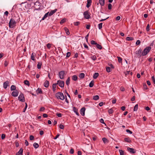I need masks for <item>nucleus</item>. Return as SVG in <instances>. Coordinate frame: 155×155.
<instances>
[{
	"label": "nucleus",
	"instance_id": "obj_1",
	"mask_svg": "<svg viewBox=\"0 0 155 155\" xmlns=\"http://www.w3.org/2000/svg\"><path fill=\"white\" fill-rule=\"evenodd\" d=\"M20 21V18L17 20L15 18H12L10 19L9 23V26L10 28H13L15 25L16 21L19 22Z\"/></svg>",
	"mask_w": 155,
	"mask_h": 155
},
{
	"label": "nucleus",
	"instance_id": "obj_2",
	"mask_svg": "<svg viewBox=\"0 0 155 155\" xmlns=\"http://www.w3.org/2000/svg\"><path fill=\"white\" fill-rule=\"evenodd\" d=\"M56 97L58 99L63 100L64 99V97L63 94L61 92H58L55 94Z\"/></svg>",
	"mask_w": 155,
	"mask_h": 155
},
{
	"label": "nucleus",
	"instance_id": "obj_3",
	"mask_svg": "<svg viewBox=\"0 0 155 155\" xmlns=\"http://www.w3.org/2000/svg\"><path fill=\"white\" fill-rule=\"evenodd\" d=\"M151 49V47H147L145 48L143 50L142 53V55L143 56H145L150 51Z\"/></svg>",
	"mask_w": 155,
	"mask_h": 155
},
{
	"label": "nucleus",
	"instance_id": "obj_4",
	"mask_svg": "<svg viewBox=\"0 0 155 155\" xmlns=\"http://www.w3.org/2000/svg\"><path fill=\"white\" fill-rule=\"evenodd\" d=\"M18 100L20 101L24 102L25 101V99L23 94H20L18 97Z\"/></svg>",
	"mask_w": 155,
	"mask_h": 155
},
{
	"label": "nucleus",
	"instance_id": "obj_5",
	"mask_svg": "<svg viewBox=\"0 0 155 155\" xmlns=\"http://www.w3.org/2000/svg\"><path fill=\"white\" fill-rule=\"evenodd\" d=\"M56 84L57 85L58 84L59 86L61 87H63L64 86V81L58 80L57 81V83Z\"/></svg>",
	"mask_w": 155,
	"mask_h": 155
},
{
	"label": "nucleus",
	"instance_id": "obj_6",
	"mask_svg": "<svg viewBox=\"0 0 155 155\" xmlns=\"http://www.w3.org/2000/svg\"><path fill=\"white\" fill-rule=\"evenodd\" d=\"M64 74V71H61L59 72V76L60 78L61 79H63Z\"/></svg>",
	"mask_w": 155,
	"mask_h": 155
},
{
	"label": "nucleus",
	"instance_id": "obj_7",
	"mask_svg": "<svg viewBox=\"0 0 155 155\" xmlns=\"http://www.w3.org/2000/svg\"><path fill=\"white\" fill-rule=\"evenodd\" d=\"M84 17L87 19H88L90 18V16L89 14L88 11L85 12H84Z\"/></svg>",
	"mask_w": 155,
	"mask_h": 155
},
{
	"label": "nucleus",
	"instance_id": "obj_8",
	"mask_svg": "<svg viewBox=\"0 0 155 155\" xmlns=\"http://www.w3.org/2000/svg\"><path fill=\"white\" fill-rule=\"evenodd\" d=\"M19 92L17 90L14 91L12 93V95L14 97H17L18 94Z\"/></svg>",
	"mask_w": 155,
	"mask_h": 155
},
{
	"label": "nucleus",
	"instance_id": "obj_9",
	"mask_svg": "<svg viewBox=\"0 0 155 155\" xmlns=\"http://www.w3.org/2000/svg\"><path fill=\"white\" fill-rule=\"evenodd\" d=\"M57 11V9H55L54 10H51L50 12H49L48 13V16H51L53 14H54Z\"/></svg>",
	"mask_w": 155,
	"mask_h": 155
},
{
	"label": "nucleus",
	"instance_id": "obj_10",
	"mask_svg": "<svg viewBox=\"0 0 155 155\" xmlns=\"http://www.w3.org/2000/svg\"><path fill=\"white\" fill-rule=\"evenodd\" d=\"M127 150L131 153H136L135 150L133 148L128 147L127 148Z\"/></svg>",
	"mask_w": 155,
	"mask_h": 155
},
{
	"label": "nucleus",
	"instance_id": "obj_11",
	"mask_svg": "<svg viewBox=\"0 0 155 155\" xmlns=\"http://www.w3.org/2000/svg\"><path fill=\"white\" fill-rule=\"evenodd\" d=\"M142 50L141 49H140L137 51H136V54L137 56L141 57V54Z\"/></svg>",
	"mask_w": 155,
	"mask_h": 155
},
{
	"label": "nucleus",
	"instance_id": "obj_12",
	"mask_svg": "<svg viewBox=\"0 0 155 155\" xmlns=\"http://www.w3.org/2000/svg\"><path fill=\"white\" fill-rule=\"evenodd\" d=\"M9 82L8 81H6L3 84V87L5 89L7 88L8 86L9 85Z\"/></svg>",
	"mask_w": 155,
	"mask_h": 155
},
{
	"label": "nucleus",
	"instance_id": "obj_13",
	"mask_svg": "<svg viewBox=\"0 0 155 155\" xmlns=\"http://www.w3.org/2000/svg\"><path fill=\"white\" fill-rule=\"evenodd\" d=\"M85 108L84 107H82L81 109V114L82 116H84L85 114Z\"/></svg>",
	"mask_w": 155,
	"mask_h": 155
},
{
	"label": "nucleus",
	"instance_id": "obj_14",
	"mask_svg": "<svg viewBox=\"0 0 155 155\" xmlns=\"http://www.w3.org/2000/svg\"><path fill=\"white\" fill-rule=\"evenodd\" d=\"M73 110L75 113L78 116L79 115V114L78 112V109L76 108L75 107H73Z\"/></svg>",
	"mask_w": 155,
	"mask_h": 155
},
{
	"label": "nucleus",
	"instance_id": "obj_15",
	"mask_svg": "<svg viewBox=\"0 0 155 155\" xmlns=\"http://www.w3.org/2000/svg\"><path fill=\"white\" fill-rule=\"evenodd\" d=\"M87 4L86 5V7L87 8H89L90 7L91 5V3L92 2L91 0H87Z\"/></svg>",
	"mask_w": 155,
	"mask_h": 155
},
{
	"label": "nucleus",
	"instance_id": "obj_16",
	"mask_svg": "<svg viewBox=\"0 0 155 155\" xmlns=\"http://www.w3.org/2000/svg\"><path fill=\"white\" fill-rule=\"evenodd\" d=\"M23 152L22 148H20L19 150L16 153V155H22Z\"/></svg>",
	"mask_w": 155,
	"mask_h": 155
},
{
	"label": "nucleus",
	"instance_id": "obj_17",
	"mask_svg": "<svg viewBox=\"0 0 155 155\" xmlns=\"http://www.w3.org/2000/svg\"><path fill=\"white\" fill-rule=\"evenodd\" d=\"M44 86L46 87H47L49 86V82L48 81H46L44 84Z\"/></svg>",
	"mask_w": 155,
	"mask_h": 155
},
{
	"label": "nucleus",
	"instance_id": "obj_18",
	"mask_svg": "<svg viewBox=\"0 0 155 155\" xmlns=\"http://www.w3.org/2000/svg\"><path fill=\"white\" fill-rule=\"evenodd\" d=\"M56 85L57 84L56 83L53 84L52 85V89L54 92H55Z\"/></svg>",
	"mask_w": 155,
	"mask_h": 155
},
{
	"label": "nucleus",
	"instance_id": "obj_19",
	"mask_svg": "<svg viewBox=\"0 0 155 155\" xmlns=\"http://www.w3.org/2000/svg\"><path fill=\"white\" fill-rule=\"evenodd\" d=\"M36 55V54L34 53H32L31 56V59L33 61H35V56Z\"/></svg>",
	"mask_w": 155,
	"mask_h": 155
},
{
	"label": "nucleus",
	"instance_id": "obj_20",
	"mask_svg": "<svg viewBox=\"0 0 155 155\" xmlns=\"http://www.w3.org/2000/svg\"><path fill=\"white\" fill-rule=\"evenodd\" d=\"M105 0H99V3L101 6H104L105 4Z\"/></svg>",
	"mask_w": 155,
	"mask_h": 155
},
{
	"label": "nucleus",
	"instance_id": "obj_21",
	"mask_svg": "<svg viewBox=\"0 0 155 155\" xmlns=\"http://www.w3.org/2000/svg\"><path fill=\"white\" fill-rule=\"evenodd\" d=\"M99 76V74L98 73H95L94 74L93 78L94 79H96Z\"/></svg>",
	"mask_w": 155,
	"mask_h": 155
},
{
	"label": "nucleus",
	"instance_id": "obj_22",
	"mask_svg": "<svg viewBox=\"0 0 155 155\" xmlns=\"http://www.w3.org/2000/svg\"><path fill=\"white\" fill-rule=\"evenodd\" d=\"M85 76V74L83 73H80L79 75V77L80 78H84Z\"/></svg>",
	"mask_w": 155,
	"mask_h": 155
},
{
	"label": "nucleus",
	"instance_id": "obj_23",
	"mask_svg": "<svg viewBox=\"0 0 155 155\" xmlns=\"http://www.w3.org/2000/svg\"><path fill=\"white\" fill-rule=\"evenodd\" d=\"M36 92L38 94L42 93V91L41 88H38L36 90Z\"/></svg>",
	"mask_w": 155,
	"mask_h": 155
},
{
	"label": "nucleus",
	"instance_id": "obj_24",
	"mask_svg": "<svg viewBox=\"0 0 155 155\" xmlns=\"http://www.w3.org/2000/svg\"><path fill=\"white\" fill-rule=\"evenodd\" d=\"M124 140L125 142L128 143H130L131 142V140L129 137L125 138Z\"/></svg>",
	"mask_w": 155,
	"mask_h": 155
},
{
	"label": "nucleus",
	"instance_id": "obj_25",
	"mask_svg": "<svg viewBox=\"0 0 155 155\" xmlns=\"http://www.w3.org/2000/svg\"><path fill=\"white\" fill-rule=\"evenodd\" d=\"M64 30H65L66 34L67 35H69L70 34V32H69V30L66 27H65L64 28Z\"/></svg>",
	"mask_w": 155,
	"mask_h": 155
},
{
	"label": "nucleus",
	"instance_id": "obj_26",
	"mask_svg": "<svg viewBox=\"0 0 155 155\" xmlns=\"http://www.w3.org/2000/svg\"><path fill=\"white\" fill-rule=\"evenodd\" d=\"M48 13H49V12H48V13H46L45 15H44L43 17L42 18L41 20H45L48 15Z\"/></svg>",
	"mask_w": 155,
	"mask_h": 155
},
{
	"label": "nucleus",
	"instance_id": "obj_27",
	"mask_svg": "<svg viewBox=\"0 0 155 155\" xmlns=\"http://www.w3.org/2000/svg\"><path fill=\"white\" fill-rule=\"evenodd\" d=\"M99 96L96 95L93 96V98L94 100H97L99 99Z\"/></svg>",
	"mask_w": 155,
	"mask_h": 155
},
{
	"label": "nucleus",
	"instance_id": "obj_28",
	"mask_svg": "<svg viewBox=\"0 0 155 155\" xmlns=\"http://www.w3.org/2000/svg\"><path fill=\"white\" fill-rule=\"evenodd\" d=\"M42 65V62H38L37 64V68L38 69H39L41 68V67Z\"/></svg>",
	"mask_w": 155,
	"mask_h": 155
},
{
	"label": "nucleus",
	"instance_id": "obj_29",
	"mask_svg": "<svg viewBox=\"0 0 155 155\" xmlns=\"http://www.w3.org/2000/svg\"><path fill=\"white\" fill-rule=\"evenodd\" d=\"M70 78L68 77L66 81V84H67V85L68 86L70 84Z\"/></svg>",
	"mask_w": 155,
	"mask_h": 155
},
{
	"label": "nucleus",
	"instance_id": "obj_30",
	"mask_svg": "<svg viewBox=\"0 0 155 155\" xmlns=\"http://www.w3.org/2000/svg\"><path fill=\"white\" fill-rule=\"evenodd\" d=\"M33 146L36 149L39 147V146L38 143H35L33 144Z\"/></svg>",
	"mask_w": 155,
	"mask_h": 155
},
{
	"label": "nucleus",
	"instance_id": "obj_31",
	"mask_svg": "<svg viewBox=\"0 0 155 155\" xmlns=\"http://www.w3.org/2000/svg\"><path fill=\"white\" fill-rule=\"evenodd\" d=\"M11 91H15L16 90V87L15 85H12L11 87Z\"/></svg>",
	"mask_w": 155,
	"mask_h": 155
},
{
	"label": "nucleus",
	"instance_id": "obj_32",
	"mask_svg": "<svg viewBox=\"0 0 155 155\" xmlns=\"http://www.w3.org/2000/svg\"><path fill=\"white\" fill-rule=\"evenodd\" d=\"M96 46L97 47V48H98V49H101L102 48V46L99 45V44H97V43L96 44Z\"/></svg>",
	"mask_w": 155,
	"mask_h": 155
},
{
	"label": "nucleus",
	"instance_id": "obj_33",
	"mask_svg": "<svg viewBox=\"0 0 155 155\" xmlns=\"http://www.w3.org/2000/svg\"><path fill=\"white\" fill-rule=\"evenodd\" d=\"M77 77L76 75H74L72 77V79L74 81H76L77 80Z\"/></svg>",
	"mask_w": 155,
	"mask_h": 155
},
{
	"label": "nucleus",
	"instance_id": "obj_34",
	"mask_svg": "<svg viewBox=\"0 0 155 155\" xmlns=\"http://www.w3.org/2000/svg\"><path fill=\"white\" fill-rule=\"evenodd\" d=\"M126 40L127 41H132L133 40V38L131 37H127L126 38Z\"/></svg>",
	"mask_w": 155,
	"mask_h": 155
},
{
	"label": "nucleus",
	"instance_id": "obj_35",
	"mask_svg": "<svg viewBox=\"0 0 155 155\" xmlns=\"http://www.w3.org/2000/svg\"><path fill=\"white\" fill-rule=\"evenodd\" d=\"M94 85V81H91L89 84V86L90 87H92Z\"/></svg>",
	"mask_w": 155,
	"mask_h": 155
},
{
	"label": "nucleus",
	"instance_id": "obj_36",
	"mask_svg": "<svg viewBox=\"0 0 155 155\" xmlns=\"http://www.w3.org/2000/svg\"><path fill=\"white\" fill-rule=\"evenodd\" d=\"M102 140L103 141L104 143H107L108 142V141L107 140V139L105 137H104V138H102Z\"/></svg>",
	"mask_w": 155,
	"mask_h": 155
},
{
	"label": "nucleus",
	"instance_id": "obj_37",
	"mask_svg": "<svg viewBox=\"0 0 155 155\" xmlns=\"http://www.w3.org/2000/svg\"><path fill=\"white\" fill-rule=\"evenodd\" d=\"M24 83L25 84L27 85H28V86H29L30 85L29 82L28 80H25L24 81Z\"/></svg>",
	"mask_w": 155,
	"mask_h": 155
},
{
	"label": "nucleus",
	"instance_id": "obj_38",
	"mask_svg": "<svg viewBox=\"0 0 155 155\" xmlns=\"http://www.w3.org/2000/svg\"><path fill=\"white\" fill-rule=\"evenodd\" d=\"M138 104H136L134 106V111H137L138 109Z\"/></svg>",
	"mask_w": 155,
	"mask_h": 155
},
{
	"label": "nucleus",
	"instance_id": "obj_39",
	"mask_svg": "<svg viewBox=\"0 0 155 155\" xmlns=\"http://www.w3.org/2000/svg\"><path fill=\"white\" fill-rule=\"evenodd\" d=\"M120 155H124V152L122 150H119Z\"/></svg>",
	"mask_w": 155,
	"mask_h": 155
},
{
	"label": "nucleus",
	"instance_id": "obj_40",
	"mask_svg": "<svg viewBox=\"0 0 155 155\" xmlns=\"http://www.w3.org/2000/svg\"><path fill=\"white\" fill-rule=\"evenodd\" d=\"M106 71L108 72H110L111 71V68L109 67H106Z\"/></svg>",
	"mask_w": 155,
	"mask_h": 155
},
{
	"label": "nucleus",
	"instance_id": "obj_41",
	"mask_svg": "<svg viewBox=\"0 0 155 155\" xmlns=\"http://www.w3.org/2000/svg\"><path fill=\"white\" fill-rule=\"evenodd\" d=\"M91 58L94 61H95L97 59V57H96V56L95 55H93L91 57Z\"/></svg>",
	"mask_w": 155,
	"mask_h": 155
},
{
	"label": "nucleus",
	"instance_id": "obj_42",
	"mask_svg": "<svg viewBox=\"0 0 155 155\" xmlns=\"http://www.w3.org/2000/svg\"><path fill=\"white\" fill-rule=\"evenodd\" d=\"M118 61L119 63H121L122 61V58L119 57H117Z\"/></svg>",
	"mask_w": 155,
	"mask_h": 155
},
{
	"label": "nucleus",
	"instance_id": "obj_43",
	"mask_svg": "<svg viewBox=\"0 0 155 155\" xmlns=\"http://www.w3.org/2000/svg\"><path fill=\"white\" fill-rule=\"evenodd\" d=\"M108 112L109 114H112L113 112V110L112 108L108 110Z\"/></svg>",
	"mask_w": 155,
	"mask_h": 155
},
{
	"label": "nucleus",
	"instance_id": "obj_44",
	"mask_svg": "<svg viewBox=\"0 0 155 155\" xmlns=\"http://www.w3.org/2000/svg\"><path fill=\"white\" fill-rule=\"evenodd\" d=\"M66 21V19L65 18H64L61 20V21L60 22V23L61 24H62L63 23H64Z\"/></svg>",
	"mask_w": 155,
	"mask_h": 155
},
{
	"label": "nucleus",
	"instance_id": "obj_45",
	"mask_svg": "<svg viewBox=\"0 0 155 155\" xmlns=\"http://www.w3.org/2000/svg\"><path fill=\"white\" fill-rule=\"evenodd\" d=\"M112 7V5L111 4H108V9L109 10H110V9H111Z\"/></svg>",
	"mask_w": 155,
	"mask_h": 155
},
{
	"label": "nucleus",
	"instance_id": "obj_46",
	"mask_svg": "<svg viewBox=\"0 0 155 155\" xmlns=\"http://www.w3.org/2000/svg\"><path fill=\"white\" fill-rule=\"evenodd\" d=\"M91 44L92 45H96V44L97 43L96 42H95V41L94 40H91Z\"/></svg>",
	"mask_w": 155,
	"mask_h": 155
},
{
	"label": "nucleus",
	"instance_id": "obj_47",
	"mask_svg": "<svg viewBox=\"0 0 155 155\" xmlns=\"http://www.w3.org/2000/svg\"><path fill=\"white\" fill-rule=\"evenodd\" d=\"M102 23H101L98 25V28L99 29H101L102 28Z\"/></svg>",
	"mask_w": 155,
	"mask_h": 155
},
{
	"label": "nucleus",
	"instance_id": "obj_48",
	"mask_svg": "<svg viewBox=\"0 0 155 155\" xmlns=\"http://www.w3.org/2000/svg\"><path fill=\"white\" fill-rule=\"evenodd\" d=\"M51 44L50 43H48L47 45V47L48 49H50V48L51 46Z\"/></svg>",
	"mask_w": 155,
	"mask_h": 155
},
{
	"label": "nucleus",
	"instance_id": "obj_49",
	"mask_svg": "<svg viewBox=\"0 0 155 155\" xmlns=\"http://www.w3.org/2000/svg\"><path fill=\"white\" fill-rule=\"evenodd\" d=\"M74 25H76V26H77V25H78L80 24V22L79 21H77V22H74Z\"/></svg>",
	"mask_w": 155,
	"mask_h": 155
},
{
	"label": "nucleus",
	"instance_id": "obj_50",
	"mask_svg": "<svg viewBox=\"0 0 155 155\" xmlns=\"http://www.w3.org/2000/svg\"><path fill=\"white\" fill-rule=\"evenodd\" d=\"M152 79L153 82L154 84H155V78L154 76H153L152 77Z\"/></svg>",
	"mask_w": 155,
	"mask_h": 155
},
{
	"label": "nucleus",
	"instance_id": "obj_51",
	"mask_svg": "<svg viewBox=\"0 0 155 155\" xmlns=\"http://www.w3.org/2000/svg\"><path fill=\"white\" fill-rule=\"evenodd\" d=\"M5 135L4 134H2V135L1 138L2 140H3L5 139Z\"/></svg>",
	"mask_w": 155,
	"mask_h": 155
},
{
	"label": "nucleus",
	"instance_id": "obj_52",
	"mask_svg": "<svg viewBox=\"0 0 155 155\" xmlns=\"http://www.w3.org/2000/svg\"><path fill=\"white\" fill-rule=\"evenodd\" d=\"M126 131L127 133L130 134H131L132 133V132L129 129L126 130Z\"/></svg>",
	"mask_w": 155,
	"mask_h": 155
},
{
	"label": "nucleus",
	"instance_id": "obj_53",
	"mask_svg": "<svg viewBox=\"0 0 155 155\" xmlns=\"http://www.w3.org/2000/svg\"><path fill=\"white\" fill-rule=\"evenodd\" d=\"M150 28V25L149 24H148L147 25V27H146V30L147 31H149L150 30L149 29Z\"/></svg>",
	"mask_w": 155,
	"mask_h": 155
},
{
	"label": "nucleus",
	"instance_id": "obj_54",
	"mask_svg": "<svg viewBox=\"0 0 155 155\" xmlns=\"http://www.w3.org/2000/svg\"><path fill=\"white\" fill-rule=\"evenodd\" d=\"M140 41L139 40H137L136 42V45H139L140 44Z\"/></svg>",
	"mask_w": 155,
	"mask_h": 155
},
{
	"label": "nucleus",
	"instance_id": "obj_55",
	"mask_svg": "<svg viewBox=\"0 0 155 155\" xmlns=\"http://www.w3.org/2000/svg\"><path fill=\"white\" fill-rule=\"evenodd\" d=\"M29 139L30 140H33L34 139V137L33 135H30Z\"/></svg>",
	"mask_w": 155,
	"mask_h": 155
},
{
	"label": "nucleus",
	"instance_id": "obj_56",
	"mask_svg": "<svg viewBox=\"0 0 155 155\" xmlns=\"http://www.w3.org/2000/svg\"><path fill=\"white\" fill-rule=\"evenodd\" d=\"M59 128L61 129H64V125H63L61 124L60 125H59Z\"/></svg>",
	"mask_w": 155,
	"mask_h": 155
},
{
	"label": "nucleus",
	"instance_id": "obj_57",
	"mask_svg": "<svg viewBox=\"0 0 155 155\" xmlns=\"http://www.w3.org/2000/svg\"><path fill=\"white\" fill-rule=\"evenodd\" d=\"M45 109V108L44 107H41L40 110V111H43Z\"/></svg>",
	"mask_w": 155,
	"mask_h": 155
},
{
	"label": "nucleus",
	"instance_id": "obj_58",
	"mask_svg": "<svg viewBox=\"0 0 155 155\" xmlns=\"http://www.w3.org/2000/svg\"><path fill=\"white\" fill-rule=\"evenodd\" d=\"M71 53L70 52H68L67 53V54H66V57H69L70 55H71Z\"/></svg>",
	"mask_w": 155,
	"mask_h": 155
},
{
	"label": "nucleus",
	"instance_id": "obj_59",
	"mask_svg": "<svg viewBox=\"0 0 155 155\" xmlns=\"http://www.w3.org/2000/svg\"><path fill=\"white\" fill-rule=\"evenodd\" d=\"M70 153L71 154H73L74 153V150L72 148L71 149L70 151Z\"/></svg>",
	"mask_w": 155,
	"mask_h": 155
},
{
	"label": "nucleus",
	"instance_id": "obj_60",
	"mask_svg": "<svg viewBox=\"0 0 155 155\" xmlns=\"http://www.w3.org/2000/svg\"><path fill=\"white\" fill-rule=\"evenodd\" d=\"M120 19V16H117L116 18V21H119Z\"/></svg>",
	"mask_w": 155,
	"mask_h": 155
},
{
	"label": "nucleus",
	"instance_id": "obj_61",
	"mask_svg": "<svg viewBox=\"0 0 155 155\" xmlns=\"http://www.w3.org/2000/svg\"><path fill=\"white\" fill-rule=\"evenodd\" d=\"M56 115L59 117H61L62 116V114L61 113H57Z\"/></svg>",
	"mask_w": 155,
	"mask_h": 155
},
{
	"label": "nucleus",
	"instance_id": "obj_62",
	"mask_svg": "<svg viewBox=\"0 0 155 155\" xmlns=\"http://www.w3.org/2000/svg\"><path fill=\"white\" fill-rule=\"evenodd\" d=\"M44 132L43 130H40L39 132V134L41 135H42L44 134Z\"/></svg>",
	"mask_w": 155,
	"mask_h": 155
},
{
	"label": "nucleus",
	"instance_id": "obj_63",
	"mask_svg": "<svg viewBox=\"0 0 155 155\" xmlns=\"http://www.w3.org/2000/svg\"><path fill=\"white\" fill-rule=\"evenodd\" d=\"M143 88L144 89H147V85L145 84L143 85Z\"/></svg>",
	"mask_w": 155,
	"mask_h": 155
},
{
	"label": "nucleus",
	"instance_id": "obj_64",
	"mask_svg": "<svg viewBox=\"0 0 155 155\" xmlns=\"http://www.w3.org/2000/svg\"><path fill=\"white\" fill-rule=\"evenodd\" d=\"M100 122L101 123H102V124H105L104 122V120L102 119V118H101L100 120Z\"/></svg>",
	"mask_w": 155,
	"mask_h": 155
}]
</instances>
